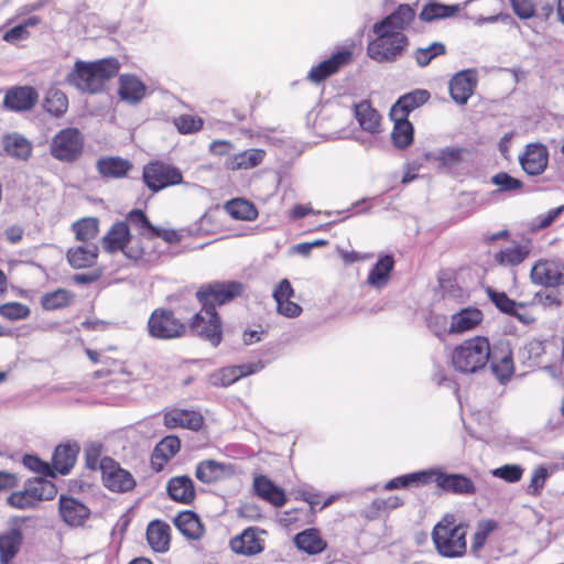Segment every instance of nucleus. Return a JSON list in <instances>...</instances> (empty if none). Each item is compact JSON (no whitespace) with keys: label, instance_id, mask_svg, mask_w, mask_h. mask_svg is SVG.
<instances>
[{"label":"nucleus","instance_id":"f257e3e1","mask_svg":"<svg viewBox=\"0 0 564 564\" xmlns=\"http://www.w3.org/2000/svg\"><path fill=\"white\" fill-rule=\"evenodd\" d=\"M469 524L447 512L434 524L432 542L438 555L446 558L463 557L467 553Z\"/></svg>","mask_w":564,"mask_h":564},{"label":"nucleus","instance_id":"f03ea898","mask_svg":"<svg viewBox=\"0 0 564 564\" xmlns=\"http://www.w3.org/2000/svg\"><path fill=\"white\" fill-rule=\"evenodd\" d=\"M119 68L120 64L113 57L96 62L76 61L66 76V82L83 93L96 94L118 74Z\"/></svg>","mask_w":564,"mask_h":564},{"label":"nucleus","instance_id":"7ed1b4c3","mask_svg":"<svg viewBox=\"0 0 564 564\" xmlns=\"http://www.w3.org/2000/svg\"><path fill=\"white\" fill-rule=\"evenodd\" d=\"M491 358V345L486 336H473L462 340L451 351V367L462 375L478 373Z\"/></svg>","mask_w":564,"mask_h":564},{"label":"nucleus","instance_id":"20e7f679","mask_svg":"<svg viewBox=\"0 0 564 564\" xmlns=\"http://www.w3.org/2000/svg\"><path fill=\"white\" fill-rule=\"evenodd\" d=\"M372 33L373 39L367 44V55L379 64L397 62L410 46L409 36L403 32H391L375 23Z\"/></svg>","mask_w":564,"mask_h":564},{"label":"nucleus","instance_id":"39448f33","mask_svg":"<svg viewBox=\"0 0 564 564\" xmlns=\"http://www.w3.org/2000/svg\"><path fill=\"white\" fill-rule=\"evenodd\" d=\"M187 335L208 341L213 347H218L224 338V325L220 314L214 307L200 305L185 324Z\"/></svg>","mask_w":564,"mask_h":564},{"label":"nucleus","instance_id":"423d86ee","mask_svg":"<svg viewBox=\"0 0 564 564\" xmlns=\"http://www.w3.org/2000/svg\"><path fill=\"white\" fill-rule=\"evenodd\" d=\"M102 247L107 252L121 251L133 261H148L150 253L133 237L124 221H116L102 238Z\"/></svg>","mask_w":564,"mask_h":564},{"label":"nucleus","instance_id":"0eeeda50","mask_svg":"<svg viewBox=\"0 0 564 564\" xmlns=\"http://www.w3.org/2000/svg\"><path fill=\"white\" fill-rule=\"evenodd\" d=\"M245 291V284L238 281H214L202 284L195 297L199 305L216 308L242 296Z\"/></svg>","mask_w":564,"mask_h":564},{"label":"nucleus","instance_id":"6e6552de","mask_svg":"<svg viewBox=\"0 0 564 564\" xmlns=\"http://www.w3.org/2000/svg\"><path fill=\"white\" fill-rule=\"evenodd\" d=\"M83 133L73 127L59 130L50 142V154L62 163H74L84 153Z\"/></svg>","mask_w":564,"mask_h":564},{"label":"nucleus","instance_id":"1a4fd4ad","mask_svg":"<svg viewBox=\"0 0 564 564\" xmlns=\"http://www.w3.org/2000/svg\"><path fill=\"white\" fill-rule=\"evenodd\" d=\"M186 323L170 308H155L148 319V333L156 339H175L187 336Z\"/></svg>","mask_w":564,"mask_h":564},{"label":"nucleus","instance_id":"9d476101","mask_svg":"<svg viewBox=\"0 0 564 564\" xmlns=\"http://www.w3.org/2000/svg\"><path fill=\"white\" fill-rule=\"evenodd\" d=\"M142 180L151 192L158 193L183 183L184 177L178 167L156 160L144 165Z\"/></svg>","mask_w":564,"mask_h":564},{"label":"nucleus","instance_id":"9b49d317","mask_svg":"<svg viewBox=\"0 0 564 564\" xmlns=\"http://www.w3.org/2000/svg\"><path fill=\"white\" fill-rule=\"evenodd\" d=\"M101 481L102 485L112 492H129L137 486L132 474L122 468L118 462L109 456L104 457Z\"/></svg>","mask_w":564,"mask_h":564},{"label":"nucleus","instance_id":"f8f14e48","mask_svg":"<svg viewBox=\"0 0 564 564\" xmlns=\"http://www.w3.org/2000/svg\"><path fill=\"white\" fill-rule=\"evenodd\" d=\"M434 484L443 494L455 496H474L477 487L474 480L457 473H447L442 467H435Z\"/></svg>","mask_w":564,"mask_h":564},{"label":"nucleus","instance_id":"ddd939ff","mask_svg":"<svg viewBox=\"0 0 564 564\" xmlns=\"http://www.w3.org/2000/svg\"><path fill=\"white\" fill-rule=\"evenodd\" d=\"M530 278L534 284L545 288L564 285V262L554 259H540L533 264Z\"/></svg>","mask_w":564,"mask_h":564},{"label":"nucleus","instance_id":"4468645a","mask_svg":"<svg viewBox=\"0 0 564 564\" xmlns=\"http://www.w3.org/2000/svg\"><path fill=\"white\" fill-rule=\"evenodd\" d=\"M478 85L476 68H467L454 74L449 80L448 89L452 99L458 105H466L474 95Z\"/></svg>","mask_w":564,"mask_h":564},{"label":"nucleus","instance_id":"2eb2a0df","mask_svg":"<svg viewBox=\"0 0 564 564\" xmlns=\"http://www.w3.org/2000/svg\"><path fill=\"white\" fill-rule=\"evenodd\" d=\"M352 61V52L348 48L334 53L329 58L313 66L307 73V80L319 84L328 77L337 74L343 67Z\"/></svg>","mask_w":564,"mask_h":564},{"label":"nucleus","instance_id":"dca6fc26","mask_svg":"<svg viewBox=\"0 0 564 564\" xmlns=\"http://www.w3.org/2000/svg\"><path fill=\"white\" fill-rule=\"evenodd\" d=\"M163 423L166 429H186L198 432L205 424L203 414L197 410L170 408L163 411Z\"/></svg>","mask_w":564,"mask_h":564},{"label":"nucleus","instance_id":"f3484780","mask_svg":"<svg viewBox=\"0 0 564 564\" xmlns=\"http://www.w3.org/2000/svg\"><path fill=\"white\" fill-rule=\"evenodd\" d=\"M39 101V93L32 86H13L6 90L3 107L14 112L29 111Z\"/></svg>","mask_w":564,"mask_h":564},{"label":"nucleus","instance_id":"a211bd4d","mask_svg":"<svg viewBox=\"0 0 564 564\" xmlns=\"http://www.w3.org/2000/svg\"><path fill=\"white\" fill-rule=\"evenodd\" d=\"M519 163L528 175H541L549 164V150L542 143H529L519 156Z\"/></svg>","mask_w":564,"mask_h":564},{"label":"nucleus","instance_id":"6ab92c4d","mask_svg":"<svg viewBox=\"0 0 564 564\" xmlns=\"http://www.w3.org/2000/svg\"><path fill=\"white\" fill-rule=\"evenodd\" d=\"M264 533L254 527L245 529L240 534L234 536L230 542V549L234 553L253 556L261 553L264 550V540L261 534Z\"/></svg>","mask_w":564,"mask_h":564},{"label":"nucleus","instance_id":"aec40b11","mask_svg":"<svg viewBox=\"0 0 564 564\" xmlns=\"http://www.w3.org/2000/svg\"><path fill=\"white\" fill-rule=\"evenodd\" d=\"M58 514L67 525L78 528L88 520L90 510L78 499L61 495L58 499Z\"/></svg>","mask_w":564,"mask_h":564},{"label":"nucleus","instance_id":"412c9836","mask_svg":"<svg viewBox=\"0 0 564 564\" xmlns=\"http://www.w3.org/2000/svg\"><path fill=\"white\" fill-rule=\"evenodd\" d=\"M294 289L288 279L281 280L273 289L272 296L276 303V312L288 318H295L301 315L302 307L293 302Z\"/></svg>","mask_w":564,"mask_h":564},{"label":"nucleus","instance_id":"4be33fe9","mask_svg":"<svg viewBox=\"0 0 564 564\" xmlns=\"http://www.w3.org/2000/svg\"><path fill=\"white\" fill-rule=\"evenodd\" d=\"M234 475L235 467L231 464L215 459H204L195 468V477L203 484H215Z\"/></svg>","mask_w":564,"mask_h":564},{"label":"nucleus","instance_id":"5701e85b","mask_svg":"<svg viewBox=\"0 0 564 564\" xmlns=\"http://www.w3.org/2000/svg\"><path fill=\"white\" fill-rule=\"evenodd\" d=\"M180 449L181 440L176 435H167L163 437L152 451L150 457L151 469L155 473L162 471Z\"/></svg>","mask_w":564,"mask_h":564},{"label":"nucleus","instance_id":"b1692460","mask_svg":"<svg viewBox=\"0 0 564 564\" xmlns=\"http://www.w3.org/2000/svg\"><path fill=\"white\" fill-rule=\"evenodd\" d=\"M145 538L150 549L155 553H166L171 547L172 530L167 522L155 519L148 523Z\"/></svg>","mask_w":564,"mask_h":564},{"label":"nucleus","instance_id":"393cba45","mask_svg":"<svg viewBox=\"0 0 564 564\" xmlns=\"http://www.w3.org/2000/svg\"><path fill=\"white\" fill-rule=\"evenodd\" d=\"M166 492L171 500L182 505H192L196 499L195 484L187 475L171 477L166 482Z\"/></svg>","mask_w":564,"mask_h":564},{"label":"nucleus","instance_id":"a878e982","mask_svg":"<svg viewBox=\"0 0 564 564\" xmlns=\"http://www.w3.org/2000/svg\"><path fill=\"white\" fill-rule=\"evenodd\" d=\"M252 488L256 496L275 508H281L286 502L284 489L264 475L254 476Z\"/></svg>","mask_w":564,"mask_h":564},{"label":"nucleus","instance_id":"bb28decb","mask_svg":"<svg viewBox=\"0 0 564 564\" xmlns=\"http://www.w3.org/2000/svg\"><path fill=\"white\" fill-rule=\"evenodd\" d=\"M98 257L99 248L94 242L74 246L66 251V260L75 270L94 268L97 264Z\"/></svg>","mask_w":564,"mask_h":564},{"label":"nucleus","instance_id":"cd10ccee","mask_svg":"<svg viewBox=\"0 0 564 564\" xmlns=\"http://www.w3.org/2000/svg\"><path fill=\"white\" fill-rule=\"evenodd\" d=\"M132 169V162L121 156L106 155L96 162V170L104 178L127 177Z\"/></svg>","mask_w":564,"mask_h":564},{"label":"nucleus","instance_id":"c85d7f7f","mask_svg":"<svg viewBox=\"0 0 564 564\" xmlns=\"http://www.w3.org/2000/svg\"><path fill=\"white\" fill-rule=\"evenodd\" d=\"M431 98V94L426 89H414L398 98L390 109V113L409 118L410 113L415 109L425 105Z\"/></svg>","mask_w":564,"mask_h":564},{"label":"nucleus","instance_id":"c756f323","mask_svg":"<svg viewBox=\"0 0 564 564\" xmlns=\"http://www.w3.org/2000/svg\"><path fill=\"white\" fill-rule=\"evenodd\" d=\"M415 19V10L409 4H400L393 12L376 22L377 25L391 32H403L411 26Z\"/></svg>","mask_w":564,"mask_h":564},{"label":"nucleus","instance_id":"7c9ffc66","mask_svg":"<svg viewBox=\"0 0 564 564\" xmlns=\"http://www.w3.org/2000/svg\"><path fill=\"white\" fill-rule=\"evenodd\" d=\"M294 545L303 553L317 555L327 549V541L316 528H308L295 534Z\"/></svg>","mask_w":564,"mask_h":564},{"label":"nucleus","instance_id":"2f4dec72","mask_svg":"<svg viewBox=\"0 0 564 564\" xmlns=\"http://www.w3.org/2000/svg\"><path fill=\"white\" fill-rule=\"evenodd\" d=\"M267 152L263 149H248L229 156L225 167L229 171L251 170L259 166Z\"/></svg>","mask_w":564,"mask_h":564},{"label":"nucleus","instance_id":"473e14b6","mask_svg":"<svg viewBox=\"0 0 564 564\" xmlns=\"http://www.w3.org/2000/svg\"><path fill=\"white\" fill-rule=\"evenodd\" d=\"M22 543L23 534L19 528L0 533V564H10L20 552Z\"/></svg>","mask_w":564,"mask_h":564},{"label":"nucleus","instance_id":"72a5a7b5","mask_svg":"<svg viewBox=\"0 0 564 564\" xmlns=\"http://www.w3.org/2000/svg\"><path fill=\"white\" fill-rule=\"evenodd\" d=\"M145 85L134 75L122 74L119 76L118 95L121 100L135 105L145 96Z\"/></svg>","mask_w":564,"mask_h":564},{"label":"nucleus","instance_id":"f704fd0d","mask_svg":"<svg viewBox=\"0 0 564 564\" xmlns=\"http://www.w3.org/2000/svg\"><path fill=\"white\" fill-rule=\"evenodd\" d=\"M354 115L360 128L371 134L379 133L381 127V116L371 106L369 100H362L354 106Z\"/></svg>","mask_w":564,"mask_h":564},{"label":"nucleus","instance_id":"c9c22d12","mask_svg":"<svg viewBox=\"0 0 564 564\" xmlns=\"http://www.w3.org/2000/svg\"><path fill=\"white\" fill-rule=\"evenodd\" d=\"M390 119L393 121V128L391 131L392 144L400 150L408 149L414 140V127L409 118L401 116H394L389 113Z\"/></svg>","mask_w":564,"mask_h":564},{"label":"nucleus","instance_id":"e433bc0d","mask_svg":"<svg viewBox=\"0 0 564 564\" xmlns=\"http://www.w3.org/2000/svg\"><path fill=\"white\" fill-rule=\"evenodd\" d=\"M482 312L475 307H466L452 316L449 332L462 334L476 328L482 322Z\"/></svg>","mask_w":564,"mask_h":564},{"label":"nucleus","instance_id":"4c0bfd02","mask_svg":"<svg viewBox=\"0 0 564 564\" xmlns=\"http://www.w3.org/2000/svg\"><path fill=\"white\" fill-rule=\"evenodd\" d=\"M76 301V293L72 290L58 288L42 294L40 305L44 311H58L72 306Z\"/></svg>","mask_w":564,"mask_h":564},{"label":"nucleus","instance_id":"58836bf2","mask_svg":"<svg viewBox=\"0 0 564 564\" xmlns=\"http://www.w3.org/2000/svg\"><path fill=\"white\" fill-rule=\"evenodd\" d=\"M174 524L180 532L191 540H199L204 533L205 528L198 516L193 511H181L174 518Z\"/></svg>","mask_w":564,"mask_h":564},{"label":"nucleus","instance_id":"ea45409f","mask_svg":"<svg viewBox=\"0 0 564 564\" xmlns=\"http://www.w3.org/2000/svg\"><path fill=\"white\" fill-rule=\"evenodd\" d=\"M79 447L76 444L58 445L52 457V469L61 475H66L74 467Z\"/></svg>","mask_w":564,"mask_h":564},{"label":"nucleus","instance_id":"a19ab883","mask_svg":"<svg viewBox=\"0 0 564 564\" xmlns=\"http://www.w3.org/2000/svg\"><path fill=\"white\" fill-rule=\"evenodd\" d=\"M123 221L128 224V228L131 227L137 231L138 237L133 238V240H137L140 245H142L143 240H152V234L155 226L152 225L149 217L142 209L135 208L130 210Z\"/></svg>","mask_w":564,"mask_h":564},{"label":"nucleus","instance_id":"79ce46f5","mask_svg":"<svg viewBox=\"0 0 564 564\" xmlns=\"http://www.w3.org/2000/svg\"><path fill=\"white\" fill-rule=\"evenodd\" d=\"M2 145L6 153L15 160L28 161L32 155L33 145L31 141L21 134L4 135Z\"/></svg>","mask_w":564,"mask_h":564},{"label":"nucleus","instance_id":"37998d69","mask_svg":"<svg viewBox=\"0 0 564 564\" xmlns=\"http://www.w3.org/2000/svg\"><path fill=\"white\" fill-rule=\"evenodd\" d=\"M226 213L234 219L253 221L258 218L256 205L245 198H234L224 206Z\"/></svg>","mask_w":564,"mask_h":564},{"label":"nucleus","instance_id":"c03bdc74","mask_svg":"<svg viewBox=\"0 0 564 564\" xmlns=\"http://www.w3.org/2000/svg\"><path fill=\"white\" fill-rule=\"evenodd\" d=\"M394 260L392 256L386 254L381 257L375 267L370 270L367 282L376 288L381 289L386 286L390 279V273L393 270Z\"/></svg>","mask_w":564,"mask_h":564},{"label":"nucleus","instance_id":"a18cd8bd","mask_svg":"<svg viewBox=\"0 0 564 564\" xmlns=\"http://www.w3.org/2000/svg\"><path fill=\"white\" fill-rule=\"evenodd\" d=\"M529 243L514 245L512 247L500 250L495 254V261L499 265L516 267L522 263L530 254Z\"/></svg>","mask_w":564,"mask_h":564},{"label":"nucleus","instance_id":"49530a36","mask_svg":"<svg viewBox=\"0 0 564 564\" xmlns=\"http://www.w3.org/2000/svg\"><path fill=\"white\" fill-rule=\"evenodd\" d=\"M459 11L458 6H446L438 2L431 1L426 3L421 10L419 17L423 22H432L438 19H446L454 17Z\"/></svg>","mask_w":564,"mask_h":564},{"label":"nucleus","instance_id":"de8ad7c7","mask_svg":"<svg viewBox=\"0 0 564 564\" xmlns=\"http://www.w3.org/2000/svg\"><path fill=\"white\" fill-rule=\"evenodd\" d=\"M43 108L54 117H62L68 109L67 96L57 88H50L46 91Z\"/></svg>","mask_w":564,"mask_h":564},{"label":"nucleus","instance_id":"09e8293b","mask_svg":"<svg viewBox=\"0 0 564 564\" xmlns=\"http://www.w3.org/2000/svg\"><path fill=\"white\" fill-rule=\"evenodd\" d=\"M447 53L446 45L443 42H432L425 47H417L413 51V58L419 67H426L431 62Z\"/></svg>","mask_w":564,"mask_h":564},{"label":"nucleus","instance_id":"8fccbe9b","mask_svg":"<svg viewBox=\"0 0 564 564\" xmlns=\"http://www.w3.org/2000/svg\"><path fill=\"white\" fill-rule=\"evenodd\" d=\"M72 229L77 241L89 243L97 238L99 234V224L97 218L86 217L75 221Z\"/></svg>","mask_w":564,"mask_h":564},{"label":"nucleus","instance_id":"3c124183","mask_svg":"<svg viewBox=\"0 0 564 564\" xmlns=\"http://www.w3.org/2000/svg\"><path fill=\"white\" fill-rule=\"evenodd\" d=\"M498 527V522L492 519L482 520L477 523L470 544V551L473 554H479V552L485 546L489 535L495 532Z\"/></svg>","mask_w":564,"mask_h":564},{"label":"nucleus","instance_id":"603ef678","mask_svg":"<svg viewBox=\"0 0 564 564\" xmlns=\"http://www.w3.org/2000/svg\"><path fill=\"white\" fill-rule=\"evenodd\" d=\"M25 484L37 503L44 500H52L57 494L55 484L42 477L30 479Z\"/></svg>","mask_w":564,"mask_h":564},{"label":"nucleus","instance_id":"864d4df0","mask_svg":"<svg viewBox=\"0 0 564 564\" xmlns=\"http://www.w3.org/2000/svg\"><path fill=\"white\" fill-rule=\"evenodd\" d=\"M469 150L466 148H444L440 150L436 161L442 167L447 170L457 169L463 162L466 161V155Z\"/></svg>","mask_w":564,"mask_h":564},{"label":"nucleus","instance_id":"5fc2aeb1","mask_svg":"<svg viewBox=\"0 0 564 564\" xmlns=\"http://www.w3.org/2000/svg\"><path fill=\"white\" fill-rule=\"evenodd\" d=\"M172 123L181 134H194L204 128V119L191 113L174 117Z\"/></svg>","mask_w":564,"mask_h":564},{"label":"nucleus","instance_id":"6e6d98bb","mask_svg":"<svg viewBox=\"0 0 564 564\" xmlns=\"http://www.w3.org/2000/svg\"><path fill=\"white\" fill-rule=\"evenodd\" d=\"M491 184L497 186V193H520L524 184L521 180L511 176L507 172H498L490 178Z\"/></svg>","mask_w":564,"mask_h":564},{"label":"nucleus","instance_id":"4d7b16f0","mask_svg":"<svg viewBox=\"0 0 564 564\" xmlns=\"http://www.w3.org/2000/svg\"><path fill=\"white\" fill-rule=\"evenodd\" d=\"M487 294L490 301L500 312L521 318L517 312V307H523L522 303H517L516 301L511 300L505 292H498L492 289H488Z\"/></svg>","mask_w":564,"mask_h":564},{"label":"nucleus","instance_id":"13d9d810","mask_svg":"<svg viewBox=\"0 0 564 564\" xmlns=\"http://www.w3.org/2000/svg\"><path fill=\"white\" fill-rule=\"evenodd\" d=\"M491 370L495 377L501 382H507L513 375V360L510 354L497 358L496 356L490 358Z\"/></svg>","mask_w":564,"mask_h":564},{"label":"nucleus","instance_id":"bf43d9fd","mask_svg":"<svg viewBox=\"0 0 564 564\" xmlns=\"http://www.w3.org/2000/svg\"><path fill=\"white\" fill-rule=\"evenodd\" d=\"M30 314V307L21 302H7L0 305V316L11 322L25 319Z\"/></svg>","mask_w":564,"mask_h":564},{"label":"nucleus","instance_id":"052dcab7","mask_svg":"<svg viewBox=\"0 0 564 564\" xmlns=\"http://www.w3.org/2000/svg\"><path fill=\"white\" fill-rule=\"evenodd\" d=\"M295 499H299V500H302V501H305L306 503H308L311 514L314 516L317 508H318V510H323L326 507L330 506L334 502L335 497L330 496L327 499L323 500L322 495L316 491L301 490L297 492Z\"/></svg>","mask_w":564,"mask_h":564},{"label":"nucleus","instance_id":"680f3d73","mask_svg":"<svg viewBox=\"0 0 564 564\" xmlns=\"http://www.w3.org/2000/svg\"><path fill=\"white\" fill-rule=\"evenodd\" d=\"M238 380L240 379L238 377V372L235 366L221 367L210 376L212 384L221 388L229 387L237 382Z\"/></svg>","mask_w":564,"mask_h":564},{"label":"nucleus","instance_id":"e2e57ef3","mask_svg":"<svg viewBox=\"0 0 564 564\" xmlns=\"http://www.w3.org/2000/svg\"><path fill=\"white\" fill-rule=\"evenodd\" d=\"M550 473L544 466L536 467L531 476L530 482L527 487V494L532 497H540L546 484Z\"/></svg>","mask_w":564,"mask_h":564},{"label":"nucleus","instance_id":"0e129e2a","mask_svg":"<svg viewBox=\"0 0 564 564\" xmlns=\"http://www.w3.org/2000/svg\"><path fill=\"white\" fill-rule=\"evenodd\" d=\"M8 503L17 509H29L37 506L26 484L22 490L13 491L8 497Z\"/></svg>","mask_w":564,"mask_h":564},{"label":"nucleus","instance_id":"69168bd1","mask_svg":"<svg viewBox=\"0 0 564 564\" xmlns=\"http://www.w3.org/2000/svg\"><path fill=\"white\" fill-rule=\"evenodd\" d=\"M523 468L519 465H503L495 468L491 473L495 477L505 480L506 482H518L523 476Z\"/></svg>","mask_w":564,"mask_h":564},{"label":"nucleus","instance_id":"338daca9","mask_svg":"<svg viewBox=\"0 0 564 564\" xmlns=\"http://www.w3.org/2000/svg\"><path fill=\"white\" fill-rule=\"evenodd\" d=\"M23 464L26 468H29L32 471H35L41 475L45 476H55L54 470L52 469V466L43 460H41L35 455H25L23 457Z\"/></svg>","mask_w":564,"mask_h":564},{"label":"nucleus","instance_id":"774afa93","mask_svg":"<svg viewBox=\"0 0 564 564\" xmlns=\"http://www.w3.org/2000/svg\"><path fill=\"white\" fill-rule=\"evenodd\" d=\"M514 14L522 20L531 19L535 13L533 0H510Z\"/></svg>","mask_w":564,"mask_h":564}]
</instances>
